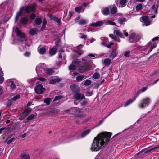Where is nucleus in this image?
I'll list each match as a JSON object with an SVG mask.
<instances>
[{
	"instance_id": "1",
	"label": "nucleus",
	"mask_w": 159,
	"mask_h": 159,
	"mask_svg": "<svg viewBox=\"0 0 159 159\" xmlns=\"http://www.w3.org/2000/svg\"><path fill=\"white\" fill-rule=\"evenodd\" d=\"M111 135V133L106 132L98 134L94 139L91 147V150L97 151L104 147L109 141Z\"/></svg>"
},
{
	"instance_id": "2",
	"label": "nucleus",
	"mask_w": 159,
	"mask_h": 159,
	"mask_svg": "<svg viewBox=\"0 0 159 159\" xmlns=\"http://www.w3.org/2000/svg\"><path fill=\"white\" fill-rule=\"evenodd\" d=\"M129 38V42L134 43L138 42L140 39L139 36L134 33L130 34Z\"/></svg>"
},
{
	"instance_id": "3",
	"label": "nucleus",
	"mask_w": 159,
	"mask_h": 159,
	"mask_svg": "<svg viewBox=\"0 0 159 159\" xmlns=\"http://www.w3.org/2000/svg\"><path fill=\"white\" fill-rule=\"evenodd\" d=\"M150 102V99L148 97L143 99L139 105L140 108H143L148 106Z\"/></svg>"
},
{
	"instance_id": "4",
	"label": "nucleus",
	"mask_w": 159,
	"mask_h": 159,
	"mask_svg": "<svg viewBox=\"0 0 159 159\" xmlns=\"http://www.w3.org/2000/svg\"><path fill=\"white\" fill-rule=\"evenodd\" d=\"M15 31L17 35L20 38L21 41H23L26 40V38L24 33L22 32L18 27H16Z\"/></svg>"
},
{
	"instance_id": "5",
	"label": "nucleus",
	"mask_w": 159,
	"mask_h": 159,
	"mask_svg": "<svg viewBox=\"0 0 159 159\" xmlns=\"http://www.w3.org/2000/svg\"><path fill=\"white\" fill-rule=\"evenodd\" d=\"M36 4L35 3L30 6H28L25 8V11L26 12L30 13L33 12L36 9Z\"/></svg>"
},
{
	"instance_id": "6",
	"label": "nucleus",
	"mask_w": 159,
	"mask_h": 159,
	"mask_svg": "<svg viewBox=\"0 0 159 159\" xmlns=\"http://www.w3.org/2000/svg\"><path fill=\"white\" fill-rule=\"evenodd\" d=\"M45 90V89L41 84L37 85L35 89V92L38 94L43 93Z\"/></svg>"
},
{
	"instance_id": "7",
	"label": "nucleus",
	"mask_w": 159,
	"mask_h": 159,
	"mask_svg": "<svg viewBox=\"0 0 159 159\" xmlns=\"http://www.w3.org/2000/svg\"><path fill=\"white\" fill-rule=\"evenodd\" d=\"M148 17L147 16H142L140 18V20L144 23L142 25H145L147 26L150 25V22L148 20Z\"/></svg>"
},
{
	"instance_id": "8",
	"label": "nucleus",
	"mask_w": 159,
	"mask_h": 159,
	"mask_svg": "<svg viewBox=\"0 0 159 159\" xmlns=\"http://www.w3.org/2000/svg\"><path fill=\"white\" fill-rule=\"evenodd\" d=\"M74 97L76 100H79L80 101H81L85 98L83 94L80 93L79 92L75 94Z\"/></svg>"
},
{
	"instance_id": "9",
	"label": "nucleus",
	"mask_w": 159,
	"mask_h": 159,
	"mask_svg": "<svg viewBox=\"0 0 159 159\" xmlns=\"http://www.w3.org/2000/svg\"><path fill=\"white\" fill-rule=\"evenodd\" d=\"M61 80V79L59 77L56 76L54 78L51 79L49 81V83L51 84H54L56 83H58L60 82Z\"/></svg>"
},
{
	"instance_id": "10",
	"label": "nucleus",
	"mask_w": 159,
	"mask_h": 159,
	"mask_svg": "<svg viewBox=\"0 0 159 159\" xmlns=\"http://www.w3.org/2000/svg\"><path fill=\"white\" fill-rule=\"evenodd\" d=\"M70 88L75 94L79 92L80 90V87L76 85L73 84L71 85Z\"/></svg>"
},
{
	"instance_id": "11",
	"label": "nucleus",
	"mask_w": 159,
	"mask_h": 159,
	"mask_svg": "<svg viewBox=\"0 0 159 159\" xmlns=\"http://www.w3.org/2000/svg\"><path fill=\"white\" fill-rule=\"evenodd\" d=\"M117 54L118 52L117 50L113 49L112 51L109 54V57L111 58H112V59L117 56Z\"/></svg>"
},
{
	"instance_id": "12",
	"label": "nucleus",
	"mask_w": 159,
	"mask_h": 159,
	"mask_svg": "<svg viewBox=\"0 0 159 159\" xmlns=\"http://www.w3.org/2000/svg\"><path fill=\"white\" fill-rule=\"evenodd\" d=\"M104 23V21H99L95 23H92L90 26L92 27H99L102 25Z\"/></svg>"
},
{
	"instance_id": "13",
	"label": "nucleus",
	"mask_w": 159,
	"mask_h": 159,
	"mask_svg": "<svg viewBox=\"0 0 159 159\" xmlns=\"http://www.w3.org/2000/svg\"><path fill=\"white\" fill-rule=\"evenodd\" d=\"M77 110H79V108L77 107H74L70 109L66 110L65 111L75 115V112Z\"/></svg>"
},
{
	"instance_id": "14",
	"label": "nucleus",
	"mask_w": 159,
	"mask_h": 159,
	"mask_svg": "<svg viewBox=\"0 0 159 159\" xmlns=\"http://www.w3.org/2000/svg\"><path fill=\"white\" fill-rule=\"evenodd\" d=\"M157 46V44L156 43H154L152 44L150 48V49L147 52H146L148 50V49L147 48H144V49H145V52L144 53V54H148L154 48L156 47Z\"/></svg>"
},
{
	"instance_id": "15",
	"label": "nucleus",
	"mask_w": 159,
	"mask_h": 159,
	"mask_svg": "<svg viewBox=\"0 0 159 159\" xmlns=\"http://www.w3.org/2000/svg\"><path fill=\"white\" fill-rule=\"evenodd\" d=\"M137 96H135L133 99H130L128 100L124 105V107H126L132 103L135 100Z\"/></svg>"
},
{
	"instance_id": "16",
	"label": "nucleus",
	"mask_w": 159,
	"mask_h": 159,
	"mask_svg": "<svg viewBox=\"0 0 159 159\" xmlns=\"http://www.w3.org/2000/svg\"><path fill=\"white\" fill-rule=\"evenodd\" d=\"M88 68V66L86 65H84L80 66L79 70L80 72H83L86 71Z\"/></svg>"
},
{
	"instance_id": "17",
	"label": "nucleus",
	"mask_w": 159,
	"mask_h": 159,
	"mask_svg": "<svg viewBox=\"0 0 159 159\" xmlns=\"http://www.w3.org/2000/svg\"><path fill=\"white\" fill-rule=\"evenodd\" d=\"M44 71L46 74L49 75H52L54 72L52 69L48 68H46L45 69Z\"/></svg>"
},
{
	"instance_id": "18",
	"label": "nucleus",
	"mask_w": 159,
	"mask_h": 159,
	"mask_svg": "<svg viewBox=\"0 0 159 159\" xmlns=\"http://www.w3.org/2000/svg\"><path fill=\"white\" fill-rule=\"evenodd\" d=\"M91 131V130L88 129L83 132L80 135L82 138H84Z\"/></svg>"
},
{
	"instance_id": "19",
	"label": "nucleus",
	"mask_w": 159,
	"mask_h": 159,
	"mask_svg": "<svg viewBox=\"0 0 159 159\" xmlns=\"http://www.w3.org/2000/svg\"><path fill=\"white\" fill-rule=\"evenodd\" d=\"M46 51V49L44 47H43L40 48H38V52L40 54H44L45 53Z\"/></svg>"
},
{
	"instance_id": "20",
	"label": "nucleus",
	"mask_w": 159,
	"mask_h": 159,
	"mask_svg": "<svg viewBox=\"0 0 159 159\" xmlns=\"http://www.w3.org/2000/svg\"><path fill=\"white\" fill-rule=\"evenodd\" d=\"M3 75L4 73L1 68H0V84H2L4 81V78L3 77Z\"/></svg>"
},
{
	"instance_id": "21",
	"label": "nucleus",
	"mask_w": 159,
	"mask_h": 159,
	"mask_svg": "<svg viewBox=\"0 0 159 159\" xmlns=\"http://www.w3.org/2000/svg\"><path fill=\"white\" fill-rule=\"evenodd\" d=\"M29 20L28 17H23L20 19V22L23 25H26Z\"/></svg>"
},
{
	"instance_id": "22",
	"label": "nucleus",
	"mask_w": 159,
	"mask_h": 159,
	"mask_svg": "<svg viewBox=\"0 0 159 159\" xmlns=\"http://www.w3.org/2000/svg\"><path fill=\"white\" fill-rule=\"evenodd\" d=\"M42 22V20L41 18H37L35 20V25H40Z\"/></svg>"
},
{
	"instance_id": "23",
	"label": "nucleus",
	"mask_w": 159,
	"mask_h": 159,
	"mask_svg": "<svg viewBox=\"0 0 159 159\" xmlns=\"http://www.w3.org/2000/svg\"><path fill=\"white\" fill-rule=\"evenodd\" d=\"M38 32V30L36 28H33L30 30V33L32 35H34L36 34Z\"/></svg>"
},
{
	"instance_id": "24",
	"label": "nucleus",
	"mask_w": 159,
	"mask_h": 159,
	"mask_svg": "<svg viewBox=\"0 0 159 159\" xmlns=\"http://www.w3.org/2000/svg\"><path fill=\"white\" fill-rule=\"evenodd\" d=\"M75 10L76 12L78 13L83 12L84 11V9L81 6H80L75 8Z\"/></svg>"
},
{
	"instance_id": "25",
	"label": "nucleus",
	"mask_w": 159,
	"mask_h": 159,
	"mask_svg": "<svg viewBox=\"0 0 159 159\" xmlns=\"http://www.w3.org/2000/svg\"><path fill=\"white\" fill-rule=\"evenodd\" d=\"M46 24L47 20L45 18H44L43 20V22L41 29V31H43L45 29Z\"/></svg>"
},
{
	"instance_id": "26",
	"label": "nucleus",
	"mask_w": 159,
	"mask_h": 159,
	"mask_svg": "<svg viewBox=\"0 0 159 159\" xmlns=\"http://www.w3.org/2000/svg\"><path fill=\"white\" fill-rule=\"evenodd\" d=\"M111 62V60L109 58H106L103 61V63L105 65H109Z\"/></svg>"
},
{
	"instance_id": "27",
	"label": "nucleus",
	"mask_w": 159,
	"mask_h": 159,
	"mask_svg": "<svg viewBox=\"0 0 159 159\" xmlns=\"http://www.w3.org/2000/svg\"><path fill=\"white\" fill-rule=\"evenodd\" d=\"M36 71L38 75H41V73L42 71V70L41 69V67H40L38 65L36 67Z\"/></svg>"
},
{
	"instance_id": "28",
	"label": "nucleus",
	"mask_w": 159,
	"mask_h": 159,
	"mask_svg": "<svg viewBox=\"0 0 159 159\" xmlns=\"http://www.w3.org/2000/svg\"><path fill=\"white\" fill-rule=\"evenodd\" d=\"M57 49L56 48H53L52 49H51L49 50V53L51 55H54L56 52Z\"/></svg>"
},
{
	"instance_id": "29",
	"label": "nucleus",
	"mask_w": 159,
	"mask_h": 159,
	"mask_svg": "<svg viewBox=\"0 0 159 159\" xmlns=\"http://www.w3.org/2000/svg\"><path fill=\"white\" fill-rule=\"evenodd\" d=\"M21 158L22 159H30V157L27 154L23 153L21 155Z\"/></svg>"
},
{
	"instance_id": "30",
	"label": "nucleus",
	"mask_w": 159,
	"mask_h": 159,
	"mask_svg": "<svg viewBox=\"0 0 159 159\" xmlns=\"http://www.w3.org/2000/svg\"><path fill=\"white\" fill-rule=\"evenodd\" d=\"M109 12V10L108 8L106 7L104 8L102 11V14L104 15H107Z\"/></svg>"
},
{
	"instance_id": "31",
	"label": "nucleus",
	"mask_w": 159,
	"mask_h": 159,
	"mask_svg": "<svg viewBox=\"0 0 159 159\" xmlns=\"http://www.w3.org/2000/svg\"><path fill=\"white\" fill-rule=\"evenodd\" d=\"M7 81L8 82L11 84V87L12 89H14L16 88V85L13 81H11L10 80H8Z\"/></svg>"
},
{
	"instance_id": "32",
	"label": "nucleus",
	"mask_w": 159,
	"mask_h": 159,
	"mask_svg": "<svg viewBox=\"0 0 159 159\" xmlns=\"http://www.w3.org/2000/svg\"><path fill=\"white\" fill-rule=\"evenodd\" d=\"M38 65L40 67H41L42 70H43L44 71L45 69L46 68V65L44 63H40Z\"/></svg>"
},
{
	"instance_id": "33",
	"label": "nucleus",
	"mask_w": 159,
	"mask_h": 159,
	"mask_svg": "<svg viewBox=\"0 0 159 159\" xmlns=\"http://www.w3.org/2000/svg\"><path fill=\"white\" fill-rule=\"evenodd\" d=\"M75 115L78 116H82L81 112L80 109L79 108V110L76 111Z\"/></svg>"
},
{
	"instance_id": "34",
	"label": "nucleus",
	"mask_w": 159,
	"mask_h": 159,
	"mask_svg": "<svg viewBox=\"0 0 159 159\" xmlns=\"http://www.w3.org/2000/svg\"><path fill=\"white\" fill-rule=\"evenodd\" d=\"M93 77L94 79H98L100 77V75L98 73L96 72L93 74Z\"/></svg>"
},
{
	"instance_id": "35",
	"label": "nucleus",
	"mask_w": 159,
	"mask_h": 159,
	"mask_svg": "<svg viewBox=\"0 0 159 159\" xmlns=\"http://www.w3.org/2000/svg\"><path fill=\"white\" fill-rule=\"evenodd\" d=\"M114 33L116 34L117 36H119L120 37H122L123 35L118 30H115L114 31Z\"/></svg>"
},
{
	"instance_id": "36",
	"label": "nucleus",
	"mask_w": 159,
	"mask_h": 159,
	"mask_svg": "<svg viewBox=\"0 0 159 159\" xmlns=\"http://www.w3.org/2000/svg\"><path fill=\"white\" fill-rule=\"evenodd\" d=\"M148 89V87H143L141 90H139L138 92H137V94L138 95H139V94L140 93V92H144L145 91Z\"/></svg>"
},
{
	"instance_id": "37",
	"label": "nucleus",
	"mask_w": 159,
	"mask_h": 159,
	"mask_svg": "<svg viewBox=\"0 0 159 159\" xmlns=\"http://www.w3.org/2000/svg\"><path fill=\"white\" fill-rule=\"evenodd\" d=\"M158 148H159V145H157L155 147L151 148L150 149L148 150L145 152V153L149 152Z\"/></svg>"
},
{
	"instance_id": "38",
	"label": "nucleus",
	"mask_w": 159,
	"mask_h": 159,
	"mask_svg": "<svg viewBox=\"0 0 159 159\" xmlns=\"http://www.w3.org/2000/svg\"><path fill=\"white\" fill-rule=\"evenodd\" d=\"M84 76L82 75L78 76L76 78V79L77 81H81L83 79Z\"/></svg>"
},
{
	"instance_id": "39",
	"label": "nucleus",
	"mask_w": 159,
	"mask_h": 159,
	"mask_svg": "<svg viewBox=\"0 0 159 159\" xmlns=\"http://www.w3.org/2000/svg\"><path fill=\"white\" fill-rule=\"evenodd\" d=\"M23 10V8H20L19 10V11L17 13V14H16V16H18L19 17L20 16H21V15L22 13Z\"/></svg>"
},
{
	"instance_id": "40",
	"label": "nucleus",
	"mask_w": 159,
	"mask_h": 159,
	"mask_svg": "<svg viewBox=\"0 0 159 159\" xmlns=\"http://www.w3.org/2000/svg\"><path fill=\"white\" fill-rule=\"evenodd\" d=\"M142 5L141 4H139L137 5L136 7V9L137 11H139L142 9Z\"/></svg>"
},
{
	"instance_id": "41",
	"label": "nucleus",
	"mask_w": 159,
	"mask_h": 159,
	"mask_svg": "<svg viewBox=\"0 0 159 159\" xmlns=\"http://www.w3.org/2000/svg\"><path fill=\"white\" fill-rule=\"evenodd\" d=\"M158 7V6H157V7L155 8V4H154L152 6V9L153 10H155V11H154V13L155 14L157 13V9Z\"/></svg>"
},
{
	"instance_id": "42",
	"label": "nucleus",
	"mask_w": 159,
	"mask_h": 159,
	"mask_svg": "<svg viewBox=\"0 0 159 159\" xmlns=\"http://www.w3.org/2000/svg\"><path fill=\"white\" fill-rule=\"evenodd\" d=\"M126 20V19L125 18H120L118 20V22L120 24H122Z\"/></svg>"
},
{
	"instance_id": "43",
	"label": "nucleus",
	"mask_w": 159,
	"mask_h": 159,
	"mask_svg": "<svg viewBox=\"0 0 159 159\" xmlns=\"http://www.w3.org/2000/svg\"><path fill=\"white\" fill-rule=\"evenodd\" d=\"M126 2V0H121L120 1L121 7H124L125 6Z\"/></svg>"
},
{
	"instance_id": "44",
	"label": "nucleus",
	"mask_w": 159,
	"mask_h": 159,
	"mask_svg": "<svg viewBox=\"0 0 159 159\" xmlns=\"http://www.w3.org/2000/svg\"><path fill=\"white\" fill-rule=\"evenodd\" d=\"M87 22V20H81L79 22V24L80 25L85 24Z\"/></svg>"
},
{
	"instance_id": "45",
	"label": "nucleus",
	"mask_w": 159,
	"mask_h": 159,
	"mask_svg": "<svg viewBox=\"0 0 159 159\" xmlns=\"http://www.w3.org/2000/svg\"><path fill=\"white\" fill-rule=\"evenodd\" d=\"M117 11V8L116 7H113L111 10V12L112 14L115 13Z\"/></svg>"
},
{
	"instance_id": "46",
	"label": "nucleus",
	"mask_w": 159,
	"mask_h": 159,
	"mask_svg": "<svg viewBox=\"0 0 159 159\" xmlns=\"http://www.w3.org/2000/svg\"><path fill=\"white\" fill-rule=\"evenodd\" d=\"M69 70H74L76 69V67L73 65H70L69 66Z\"/></svg>"
},
{
	"instance_id": "47",
	"label": "nucleus",
	"mask_w": 159,
	"mask_h": 159,
	"mask_svg": "<svg viewBox=\"0 0 159 159\" xmlns=\"http://www.w3.org/2000/svg\"><path fill=\"white\" fill-rule=\"evenodd\" d=\"M51 99L50 98H46L44 100V102L47 105H48L50 102Z\"/></svg>"
},
{
	"instance_id": "48",
	"label": "nucleus",
	"mask_w": 159,
	"mask_h": 159,
	"mask_svg": "<svg viewBox=\"0 0 159 159\" xmlns=\"http://www.w3.org/2000/svg\"><path fill=\"white\" fill-rule=\"evenodd\" d=\"M34 117L35 116L34 114H31L27 118L26 120L28 121L34 119Z\"/></svg>"
},
{
	"instance_id": "49",
	"label": "nucleus",
	"mask_w": 159,
	"mask_h": 159,
	"mask_svg": "<svg viewBox=\"0 0 159 159\" xmlns=\"http://www.w3.org/2000/svg\"><path fill=\"white\" fill-rule=\"evenodd\" d=\"M91 83V81L89 80H87L84 83V84L86 86L89 85Z\"/></svg>"
},
{
	"instance_id": "50",
	"label": "nucleus",
	"mask_w": 159,
	"mask_h": 159,
	"mask_svg": "<svg viewBox=\"0 0 159 159\" xmlns=\"http://www.w3.org/2000/svg\"><path fill=\"white\" fill-rule=\"evenodd\" d=\"M62 98V96H61V95L56 96L54 97V101L60 99H61Z\"/></svg>"
},
{
	"instance_id": "51",
	"label": "nucleus",
	"mask_w": 159,
	"mask_h": 159,
	"mask_svg": "<svg viewBox=\"0 0 159 159\" xmlns=\"http://www.w3.org/2000/svg\"><path fill=\"white\" fill-rule=\"evenodd\" d=\"M107 23L108 25H116V24L115 22H113L111 21V20H108L107 22Z\"/></svg>"
},
{
	"instance_id": "52",
	"label": "nucleus",
	"mask_w": 159,
	"mask_h": 159,
	"mask_svg": "<svg viewBox=\"0 0 159 159\" xmlns=\"http://www.w3.org/2000/svg\"><path fill=\"white\" fill-rule=\"evenodd\" d=\"M30 18L31 20H34L36 17V15L34 14H31L30 15Z\"/></svg>"
},
{
	"instance_id": "53",
	"label": "nucleus",
	"mask_w": 159,
	"mask_h": 159,
	"mask_svg": "<svg viewBox=\"0 0 159 159\" xmlns=\"http://www.w3.org/2000/svg\"><path fill=\"white\" fill-rule=\"evenodd\" d=\"M130 52L129 51H126L124 53V56L128 57L129 56Z\"/></svg>"
},
{
	"instance_id": "54",
	"label": "nucleus",
	"mask_w": 159,
	"mask_h": 159,
	"mask_svg": "<svg viewBox=\"0 0 159 159\" xmlns=\"http://www.w3.org/2000/svg\"><path fill=\"white\" fill-rule=\"evenodd\" d=\"M78 135L77 134H75L74 135V136L71 138V139L69 141H70L73 140H75L76 139L79 138V137H77V136Z\"/></svg>"
},
{
	"instance_id": "55",
	"label": "nucleus",
	"mask_w": 159,
	"mask_h": 159,
	"mask_svg": "<svg viewBox=\"0 0 159 159\" xmlns=\"http://www.w3.org/2000/svg\"><path fill=\"white\" fill-rule=\"evenodd\" d=\"M88 102L87 100L85 99L81 103L82 106H84L88 103Z\"/></svg>"
},
{
	"instance_id": "56",
	"label": "nucleus",
	"mask_w": 159,
	"mask_h": 159,
	"mask_svg": "<svg viewBox=\"0 0 159 159\" xmlns=\"http://www.w3.org/2000/svg\"><path fill=\"white\" fill-rule=\"evenodd\" d=\"M20 97V96L18 94L15 96L13 98V100L14 101H16L17 99L19 98Z\"/></svg>"
},
{
	"instance_id": "57",
	"label": "nucleus",
	"mask_w": 159,
	"mask_h": 159,
	"mask_svg": "<svg viewBox=\"0 0 159 159\" xmlns=\"http://www.w3.org/2000/svg\"><path fill=\"white\" fill-rule=\"evenodd\" d=\"M15 140V138H12L10 139L7 142V143L8 144H10L11 142H13Z\"/></svg>"
},
{
	"instance_id": "58",
	"label": "nucleus",
	"mask_w": 159,
	"mask_h": 159,
	"mask_svg": "<svg viewBox=\"0 0 159 159\" xmlns=\"http://www.w3.org/2000/svg\"><path fill=\"white\" fill-rule=\"evenodd\" d=\"M114 44V43L112 42H110L109 44H107L106 45V47L109 48H111V47L112 45Z\"/></svg>"
},
{
	"instance_id": "59",
	"label": "nucleus",
	"mask_w": 159,
	"mask_h": 159,
	"mask_svg": "<svg viewBox=\"0 0 159 159\" xmlns=\"http://www.w3.org/2000/svg\"><path fill=\"white\" fill-rule=\"evenodd\" d=\"M25 44L22 45L21 47H19V48L20 50L21 51H23L25 48Z\"/></svg>"
},
{
	"instance_id": "60",
	"label": "nucleus",
	"mask_w": 159,
	"mask_h": 159,
	"mask_svg": "<svg viewBox=\"0 0 159 159\" xmlns=\"http://www.w3.org/2000/svg\"><path fill=\"white\" fill-rule=\"evenodd\" d=\"M54 21L59 24H60L61 22L60 19L58 18L57 17H56V18L55 19Z\"/></svg>"
},
{
	"instance_id": "61",
	"label": "nucleus",
	"mask_w": 159,
	"mask_h": 159,
	"mask_svg": "<svg viewBox=\"0 0 159 159\" xmlns=\"http://www.w3.org/2000/svg\"><path fill=\"white\" fill-rule=\"evenodd\" d=\"M38 79L39 80L42 82L45 81L46 80L45 78L42 77H40L39 78H38Z\"/></svg>"
},
{
	"instance_id": "62",
	"label": "nucleus",
	"mask_w": 159,
	"mask_h": 159,
	"mask_svg": "<svg viewBox=\"0 0 159 159\" xmlns=\"http://www.w3.org/2000/svg\"><path fill=\"white\" fill-rule=\"evenodd\" d=\"M30 52H26L24 53V55L26 57H28L30 55Z\"/></svg>"
},
{
	"instance_id": "63",
	"label": "nucleus",
	"mask_w": 159,
	"mask_h": 159,
	"mask_svg": "<svg viewBox=\"0 0 159 159\" xmlns=\"http://www.w3.org/2000/svg\"><path fill=\"white\" fill-rule=\"evenodd\" d=\"M112 38L115 40L116 41H117L120 42L119 39H118L116 38L115 36H113Z\"/></svg>"
},
{
	"instance_id": "64",
	"label": "nucleus",
	"mask_w": 159,
	"mask_h": 159,
	"mask_svg": "<svg viewBox=\"0 0 159 159\" xmlns=\"http://www.w3.org/2000/svg\"><path fill=\"white\" fill-rule=\"evenodd\" d=\"M56 17L55 16L53 15H51L50 16V18L51 19L54 20L56 18Z\"/></svg>"
}]
</instances>
